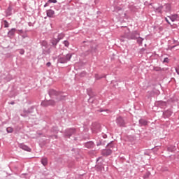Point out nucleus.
I'll list each match as a JSON object with an SVG mask.
<instances>
[{
  "label": "nucleus",
  "mask_w": 179,
  "mask_h": 179,
  "mask_svg": "<svg viewBox=\"0 0 179 179\" xmlns=\"http://www.w3.org/2000/svg\"><path fill=\"white\" fill-rule=\"evenodd\" d=\"M64 37H65V35H64V34H60L58 36V38H64Z\"/></svg>",
  "instance_id": "29"
},
{
  "label": "nucleus",
  "mask_w": 179,
  "mask_h": 179,
  "mask_svg": "<svg viewBox=\"0 0 179 179\" xmlns=\"http://www.w3.org/2000/svg\"><path fill=\"white\" fill-rule=\"evenodd\" d=\"M103 138H107V135H106V134L103 135Z\"/></svg>",
  "instance_id": "39"
},
{
  "label": "nucleus",
  "mask_w": 179,
  "mask_h": 179,
  "mask_svg": "<svg viewBox=\"0 0 179 179\" xmlns=\"http://www.w3.org/2000/svg\"><path fill=\"white\" fill-rule=\"evenodd\" d=\"M3 24H4V27H9V23L8 22V21L4 20Z\"/></svg>",
  "instance_id": "25"
},
{
  "label": "nucleus",
  "mask_w": 179,
  "mask_h": 179,
  "mask_svg": "<svg viewBox=\"0 0 179 179\" xmlns=\"http://www.w3.org/2000/svg\"><path fill=\"white\" fill-rule=\"evenodd\" d=\"M46 65H47V66H48V67L51 66V62H48V63L46 64Z\"/></svg>",
  "instance_id": "34"
},
{
  "label": "nucleus",
  "mask_w": 179,
  "mask_h": 179,
  "mask_svg": "<svg viewBox=\"0 0 179 179\" xmlns=\"http://www.w3.org/2000/svg\"><path fill=\"white\" fill-rule=\"evenodd\" d=\"M139 124L141 125V127H145L148 125V121H146L145 119H140L139 120Z\"/></svg>",
  "instance_id": "12"
},
{
  "label": "nucleus",
  "mask_w": 179,
  "mask_h": 179,
  "mask_svg": "<svg viewBox=\"0 0 179 179\" xmlns=\"http://www.w3.org/2000/svg\"><path fill=\"white\" fill-rule=\"evenodd\" d=\"M64 57L66 58V61L68 62V61H69L71 59V58H72V55L68 54Z\"/></svg>",
  "instance_id": "24"
},
{
  "label": "nucleus",
  "mask_w": 179,
  "mask_h": 179,
  "mask_svg": "<svg viewBox=\"0 0 179 179\" xmlns=\"http://www.w3.org/2000/svg\"><path fill=\"white\" fill-rule=\"evenodd\" d=\"M64 44L65 47H69V42L68 41H64Z\"/></svg>",
  "instance_id": "26"
},
{
  "label": "nucleus",
  "mask_w": 179,
  "mask_h": 179,
  "mask_svg": "<svg viewBox=\"0 0 179 179\" xmlns=\"http://www.w3.org/2000/svg\"><path fill=\"white\" fill-rule=\"evenodd\" d=\"M165 9H166V12H170L171 9V6L170 4H166Z\"/></svg>",
  "instance_id": "21"
},
{
  "label": "nucleus",
  "mask_w": 179,
  "mask_h": 179,
  "mask_svg": "<svg viewBox=\"0 0 179 179\" xmlns=\"http://www.w3.org/2000/svg\"><path fill=\"white\" fill-rule=\"evenodd\" d=\"M49 95L52 97V96H59V92H57L55 90H49Z\"/></svg>",
  "instance_id": "8"
},
{
  "label": "nucleus",
  "mask_w": 179,
  "mask_h": 179,
  "mask_svg": "<svg viewBox=\"0 0 179 179\" xmlns=\"http://www.w3.org/2000/svg\"><path fill=\"white\" fill-rule=\"evenodd\" d=\"M135 34H138V33H137V32H135Z\"/></svg>",
  "instance_id": "41"
},
{
  "label": "nucleus",
  "mask_w": 179,
  "mask_h": 179,
  "mask_svg": "<svg viewBox=\"0 0 179 179\" xmlns=\"http://www.w3.org/2000/svg\"><path fill=\"white\" fill-rule=\"evenodd\" d=\"M0 146H1V143H0Z\"/></svg>",
  "instance_id": "44"
},
{
  "label": "nucleus",
  "mask_w": 179,
  "mask_h": 179,
  "mask_svg": "<svg viewBox=\"0 0 179 179\" xmlns=\"http://www.w3.org/2000/svg\"><path fill=\"white\" fill-rule=\"evenodd\" d=\"M6 131H7L8 134H12V132H13V128L7 127Z\"/></svg>",
  "instance_id": "22"
},
{
  "label": "nucleus",
  "mask_w": 179,
  "mask_h": 179,
  "mask_svg": "<svg viewBox=\"0 0 179 179\" xmlns=\"http://www.w3.org/2000/svg\"><path fill=\"white\" fill-rule=\"evenodd\" d=\"M76 134V129L75 128L66 129L64 131V136L65 138H71L72 135H75Z\"/></svg>",
  "instance_id": "1"
},
{
  "label": "nucleus",
  "mask_w": 179,
  "mask_h": 179,
  "mask_svg": "<svg viewBox=\"0 0 179 179\" xmlns=\"http://www.w3.org/2000/svg\"><path fill=\"white\" fill-rule=\"evenodd\" d=\"M163 62H164V63H169V58H165L164 59V61H163Z\"/></svg>",
  "instance_id": "31"
},
{
  "label": "nucleus",
  "mask_w": 179,
  "mask_h": 179,
  "mask_svg": "<svg viewBox=\"0 0 179 179\" xmlns=\"http://www.w3.org/2000/svg\"><path fill=\"white\" fill-rule=\"evenodd\" d=\"M100 128H101L100 124H99L98 122H94L92 123L91 129L93 134H97L98 132H100Z\"/></svg>",
  "instance_id": "2"
},
{
  "label": "nucleus",
  "mask_w": 179,
  "mask_h": 179,
  "mask_svg": "<svg viewBox=\"0 0 179 179\" xmlns=\"http://www.w3.org/2000/svg\"><path fill=\"white\" fill-rule=\"evenodd\" d=\"M21 115H24L23 114H21Z\"/></svg>",
  "instance_id": "43"
},
{
  "label": "nucleus",
  "mask_w": 179,
  "mask_h": 179,
  "mask_svg": "<svg viewBox=\"0 0 179 179\" xmlns=\"http://www.w3.org/2000/svg\"><path fill=\"white\" fill-rule=\"evenodd\" d=\"M106 145V141L103 140H98L96 142V146H104Z\"/></svg>",
  "instance_id": "13"
},
{
  "label": "nucleus",
  "mask_w": 179,
  "mask_h": 179,
  "mask_svg": "<svg viewBox=\"0 0 179 179\" xmlns=\"http://www.w3.org/2000/svg\"><path fill=\"white\" fill-rule=\"evenodd\" d=\"M63 99H64V97H62V96H58L57 101H59V100H62Z\"/></svg>",
  "instance_id": "33"
},
{
  "label": "nucleus",
  "mask_w": 179,
  "mask_h": 179,
  "mask_svg": "<svg viewBox=\"0 0 179 179\" xmlns=\"http://www.w3.org/2000/svg\"><path fill=\"white\" fill-rule=\"evenodd\" d=\"M100 159H101V157H99L96 159V169L97 171H104V166H103L102 163L99 162Z\"/></svg>",
  "instance_id": "4"
},
{
  "label": "nucleus",
  "mask_w": 179,
  "mask_h": 179,
  "mask_svg": "<svg viewBox=\"0 0 179 179\" xmlns=\"http://www.w3.org/2000/svg\"><path fill=\"white\" fill-rule=\"evenodd\" d=\"M10 104H12V105L15 104V101L10 102Z\"/></svg>",
  "instance_id": "40"
},
{
  "label": "nucleus",
  "mask_w": 179,
  "mask_h": 179,
  "mask_svg": "<svg viewBox=\"0 0 179 179\" xmlns=\"http://www.w3.org/2000/svg\"><path fill=\"white\" fill-rule=\"evenodd\" d=\"M41 163L44 166H48V159L47 157H42L41 159Z\"/></svg>",
  "instance_id": "9"
},
{
  "label": "nucleus",
  "mask_w": 179,
  "mask_h": 179,
  "mask_svg": "<svg viewBox=\"0 0 179 179\" xmlns=\"http://www.w3.org/2000/svg\"><path fill=\"white\" fill-rule=\"evenodd\" d=\"M170 19L172 22H176V20H177V15L170 17Z\"/></svg>",
  "instance_id": "23"
},
{
  "label": "nucleus",
  "mask_w": 179,
  "mask_h": 179,
  "mask_svg": "<svg viewBox=\"0 0 179 179\" xmlns=\"http://www.w3.org/2000/svg\"><path fill=\"white\" fill-rule=\"evenodd\" d=\"M102 77H100L98 74H95V79H96V80H99V79H101Z\"/></svg>",
  "instance_id": "28"
},
{
  "label": "nucleus",
  "mask_w": 179,
  "mask_h": 179,
  "mask_svg": "<svg viewBox=\"0 0 179 179\" xmlns=\"http://www.w3.org/2000/svg\"><path fill=\"white\" fill-rule=\"evenodd\" d=\"M19 148L22 149V150H25L26 152H31V148L23 143L19 144Z\"/></svg>",
  "instance_id": "7"
},
{
  "label": "nucleus",
  "mask_w": 179,
  "mask_h": 179,
  "mask_svg": "<svg viewBox=\"0 0 179 179\" xmlns=\"http://www.w3.org/2000/svg\"><path fill=\"white\" fill-rule=\"evenodd\" d=\"M20 54H21V55H23V54H24V50H20Z\"/></svg>",
  "instance_id": "32"
},
{
  "label": "nucleus",
  "mask_w": 179,
  "mask_h": 179,
  "mask_svg": "<svg viewBox=\"0 0 179 179\" xmlns=\"http://www.w3.org/2000/svg\"><path fill=\"white\" fill-rule=\"evenodd\" d=\"M111 153H113V150L110 149V148H107L105 150H103L101 151V155L102 156H110V155H111Z\"/></svg>",
  "instance_id": "6"
},
{
  "label": "nucleus",
  "mask_w": 179,
  "mask_h": 179,
  "mask_svg": "<svg viewBox=\"0 0 179 179\" xmlns=\"http://www.w3.org/2000/svg\"><path fill=\"white\" fill-rule=\"evenodd\" d=\"M58 61H59V62H60V64H66V62H68L66 59L65 58V57H60L58 59Z\"/></svg>",
  "instance_id": "16"
},
{
  "label": "nucleus",
  "mask_w": 179,
  "mask_h": 179,
  "mask_svg": "<svg viewBox=\"0 0 179 179\" xmlns=\"http://www.w3.org/2000/svg\"><path fill=\"white\" fill-rule=\"evenodd\" d=\"M16 32V29H12L10 31L8 32V36H15V33Z\"/></svg>",
  "instance_id": "19"
},
{
  "label": "nucleus",
  "mask_w": 179,
  "mask_h": 179,
  "mask_svg": "<svg viewBox=\"0 0 179 179\" xmlns=\"http://www.w3.org/2000/svg\"><path fill=\"white\" fill-rule=\"evenodd\" d=\"M116 124L118 127H125V120H124V117L119 116L116 119Z\"/></svg>",
  "instance_id": "3"
},
{
  "label": "nucleus",
  "mask_w": 179,
  "mask_h": 179,
  "mask_svg": "<svg viewBox=\"0 0 179 179\" xmlns=\"http://www.w3.org/2000/svg\"><path fill=\"white\" fill-rule=\"evenodd\" d=\"M45 6H47V4H45Z\"/></svg>",
  "instance_id": "42"
},
{
  "label": "nucleus",
  "mask_w": 179,
  "mask_h": 179,
  "mask_svg": "<svg viewBox=\"0 0 179 179\" xmlns=\"http://www.w3.org/2000/svg\"><path fill=\"white\" fill-rule=\"evenodd\" d=\"M176 71L178 75H179V71H178V69H176Z\"/></svg>",
  "instance_id": "37"
},
{
  "label": "nucleus",
  "mask_w": 179,
  "mask_h": 179,
  "mask_svg": "<svg viewBox=\"0 0 179 179\" xmlns=\"http://www.w3.org/2000/svg\"><path fill=\"white\" fill-rule=\"evenodd\" d=\"M114 146H115L114 141H111L110 143H108L106 145V147L108 148L109 149H113Z\"/></svg>",
  "instance_id": "18"
},
{
  "label": "nucleus",
  "mask_w": 179,
  "mask_h": 179,
  "mask_svg": "<svg viewBox=\"0 0 179 179\" xmlns=\"http://www.w3.org/2000/svg\"><path fill=\"white\" fill-rule=\"evenodd\" d=\"M54 10H48L47 11V16H48V17H52V16H54Z\"/></svg>",
  "instance_id": "15"
},
{
  "label": "nucleus",
  "mask_w": 179,
  "mask_h": 179,
  "mask_svg": "<svg viewBox=\"0 0 179 179\" xmlns=\"http://www.w3.org/2000/svg\"><path fill=\"white\" fill-rule=\"evenodd\" d=\"M94 145V143H93V141H90V142H87L85 144V148H87V149H92V148H93Z\"/></svg>",
  "instance_id": "10"
},
{
  "label": "nucleus",
  "mask_w": 179,
  "mask_h": 179,
  "mask_svg": "<svg viewBox=\"0 0 179 179\" xmlns=\"http://www.w3.org/2000/svg\"><path fill=\"white\" fill-rule=\"evenodd\" d=\"M56 103L54 100L45 101L42 102V106H45V107H47V106H55Z\"/></svg>",
  "instance_id": "5"
},
{
  "label": "nucleus",
  "mask_w": 179,
  "mask_h": 179,
  "mask_svg": "<svg viewBox=\"0 0 179 179\" xmlns=\"http://www.w3.org/2000/svg\"><path fill=\"white\" fill-rule=\"evenodd\" d=\"M162 116L164 118H169V117H171V113H164Z\"/></svg>",
  "instance_id": "20"
},
{
  "label": "nucleus",
  "mask_w": 179,
  "mask_h": 179,
  "mask_svg": "<svg viewBox=\"0 0 179 179\" xmlns=\"http://www.w3.org/2000/svg\"><path fill=\"white\" fill-rule=\"evenodd\" d=\"M59 40H62V38H58L57 39H52V45H57V44H58V43H59Z\"/></svg>",
  "instance_id": "14"
},
{
  "label": "nucleus",
  "mask_w": 179,
  "mask_h": 179,
  "mask_svg": "<svg viewBox=\"0 0 179 179\" xmlns=\"http://www.w3.org/2000/svg\"><path fill=\"white\" fill-rule=\"evenodd\" d=\"M132 38H136L137 39V43L138 44H142V41H143V38H141V37H135L133 36Z\"/></svg>",
  "instance_id": "17"
},
{
  "label": "nucleus",
  "mask_w": 179,
  "mask_h": 179,
  "mask_svg": "<svg viewBox=\"0 0 179 179\" xmlns=\"http://www.w3.org/2000/svg\"><path fill=\"white\" fill-rule=\"evenodd\" d=\"M100 111H101V113H103V111H108V110H107V109H105V110L101 109Z\"/></svg>",
  "instance_id": "35"
},
{
  "label": "nucleus",
  "mask_w": 179,
  "mask_h": 179,
  "mask_svg": "<svg viewBox=\"0 0 179 179\" xmlns=\"http://www.w3.org/2000/svg\"><path fill=\"white\" fill-rule=\"evenodd\" d=\"M150 176V173L147 172V173L144 175V178H148Z\"/></svg>",
  "instance_id": "27"
},
{
  "label": "nucleus",
  "mask_w": 179,
  "mask_h": 179,
  "mask_svg": "<svg viewBox=\"0 0 179 179\" xmlns=\"http://www.w3.org/2000/svg\"><path fill=\"white\" fill-rule=\"evenodd\" d=\"M54 137V138H55V139H57V138H58V136H56V135H54V136H52V137Z\"/></svg>",
  "instance_id": "36"
},
{
  "label": "nucleus",
  "mask_w": 179,
  "mask_h": 179,
  "mask_svg": "<svg viewBox=\"0 0 179 179\" xmlns=\"http://www.w3.org/2000/svg\"><path fill=\"white\" fill-rule=\"evenodd\" d=\"M166 21L170 24V22H169V20L167 18H166Z\"/></svg>",
  "instance_id": "38"
},
{
  "label": "nucleus",
  "mask_w": 179,
  "mask_h": 179,
  "mask_svg": "<svg viewBox=\"0 0 179 179\" xmlns=\"http://www.w3.org/2000/svg\"><path fill=\"white\" fill-rule=\"evenodd\" d=\"M176 150H177V148L174 145H169L167 147L168 152H176Z\"/></svg>",
  "instance_id": "11"
},
{
  "label": "nucleus",
  "mask_w": 179,
  "mask_h": 179,
  "mask_svg": "<svg viewBox=\"0 0 179 179\" xmlns=\"http://www.w3.org/2000/svg\"><path fill=\"white\" fill-rule=\"evenodd\" d=\"M50 3H57V0H49Z\"/></svg>",
  "instance_id": "30"
}]
</instances>
